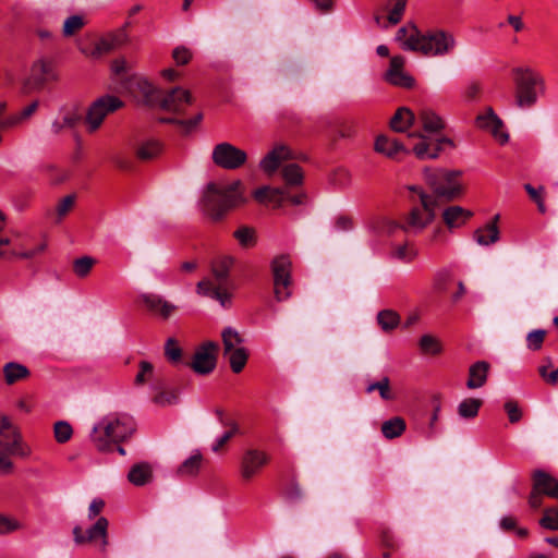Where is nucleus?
<instances>
[{
	"label": "nucleus",
	"mask_w": 558,
	"mask_h": 558,
	"mask_svg": "<svg viewBox=\"0 0 558 558\" xmlns=\"http://www.w3.org/2000/svg\"><path fill=\"white\" fill-rule=\"evenodd\" d=\"M106 421L112 426L110 430L111 440L116 444H120L130 437L135 430L133 418L126 414L109 415L106 416Z\"/></svg>",
	"instance_id": "obj_19"
},
{
	"label": "nucleus",
	"mask_w": 558,
	"mask_h": 558,
	"mask_svg": "<svg viewBox=\"0 0 558 558\" xmlns=\"http://www.w3.org/2000/svg\"><path fill=\"white\" fill-rule=\"evenodd\" d=\"M22 529V523L14 518L0 514V534H10Z\"/></svg>",
	"instance_id": "obj_55"
},
{
	"label": "nucleus",
	"mask_w": 558,
	"mask_h": 558,
	"mask_svg": "<svg viewBox=\"0 0 558 558\" xmlns=\"http://www.w3.org/2000/svg\"><path fill=\"white\" fill-rule=\"evenodd\" d=\"M47 247V243L45 240L40 241L35 246L27 248L26 243L21 242L17 244V248H14L12 251H7V256L3 258L5 259H33L37 255L41 254Z\"/></svg>",
	"instance_id": "obj_27"
},
{
	"label": "nucleus",
	"mask_w": 558,
	"mask_h": 558,
	"mask_svg": "<svg viewBox=\"0 0 558 558\" xmlns=\"http://www.w3.org/2000/svg\"><path fill=\"white\" fill-rule=\"evenodd\" d=\"M404 58L393 56L390 59L389 69L385 73V80L391 85L410 88L414 85V78L403 71Z\"/></svg>",
	"instance_id": "obj_18"
},
{
	"label": "nucleus",
	"mask_w": 558,
	"mask_h": 558,
	"mask_svg": "<svg viewBox=\"0 0 558 558\" xmlns=\"http://www.w3.org/2000/svg\"><path fill=\"white\" fill-rule=\"evenodd\" d=\"M418 344L422 352L427 354H437L441 350L438 340L430 335L422 336Z\"/></svg>",
	"instance_id": "obj_51"
},
{
	"label": "nucleus",
	"mask_w": 558,
	"mask_h": 558,
	"mask_svg": "<svg viewBox=\"0 0 558 558\" xmlns=\"http://www.w3.org/2000/svg\"><path fill=\"white\" fill-rule=\"evenodd\" d=\"M504 409L507 412L509 422L511 424L518 423L522 418V410L519 408L517 401L508 400L505 403Z\"/></svg>",
	"instance_id": "obj_57"
},
{
	"label": "nucleus",
	"mask_w": 558,
	"mask_h": 558,
	"mask_svg": "<svg viewBox=\"0 0 558 558\" xmlns=\"http://www.w3.org/2000/svg\"><path fill=\"white\" fill-rule=\"evenodd\" d=\"M405 428V421L400 416L389 418L381 424V433L387 439L400 437L404 433Z\"/></svg>",
	"instance_id": "obj_33"
},
{
	"label": "nucleus",
	"mask_w": 558,
	"mask_h": 558,
	"mask_svg": "<svg viewBox=\"0 0 558 558\" xmlns=\"http://www.w3.org/2000/svg\"><path fill=\"white\" fill-rule=\"evenodd\" d=\"M293 155L290 148L286 145L279 144L268 151L259 161L260 170L267 174L272 175L284 160L292 159Z\"/></svg>",
	"instance_id": "obj_17"
},
{
	"label": "nucleus",
	"mask_w": 558,
	"mask_h": 558,
	"mask_svg": "<svg viewBox=\"0 0 558 558\" xmlns=\"http://www.w3.org/2000/svg\"><path fill=\"white\" fill-rule=\"evenodd\" d=\"M29 446L23 440L20 430L10 432L0 438V475H9L14 470L12 457L25 459L31 456Z\"/></svg>",
	"instance_id": "obj_8"
},
{
	"label": "nucleus",
	"mask_w": 558,
	"mask_h": 558,
	"mask_svg": "<svg viewBox=\"0 0 558 558\" xmlns=\"http://www.w3.org/2000/svg\"><path fill=\"white\" fill-rule=\"evenodd\" d=\"M83 122V116L76 111H68L61 120H54L51 130L54 134L61 133L64 129H74Z\"/></svg>",
	"instance_id": "obj_35"
},
{
	"label": "nucleus",
	"mask_w": 558,
	"mask_h": 558,
	"mask_svg": "<svg viewBox=\"0 0 558 558\" xmlns=\"http://www.w3.org/2000/svg\"><path fill=\"white\" fill-rule=\"evenodd\" d=\"M472 216L471 210L458 205L449 206L442 211V220L449 229L462 227Z\"/></svg>",
	"instance_id": "obj_24"
},
{
	"label": "nucleus",
	"mask_w": 558,
	"mask_h": 558,
	"mask_svg": "<svg viewBox=\"0 0 558 558\" xmlns=\"http://www.w3.org/2000/svg\"><path fill=\"white\" fill-rule=\"evenodd\" d=\"M543 496L544 495H542L535 488L532 487V490L527 498L529 506L534 510L541 508L543 505Z\"/></svg>",
	"instance_id": "obj_63"
},
{
	"label": "nucleus",
	"mask_w": 558,
	"mask_h": 558,
	"mask_svg": "<svg viewBox=\"0 0 558 558\" xmlns=\"http://www.w3.org/2000/svg\"><path fill=\"white\" fill-rule=\"evenodd\" d=\"M282 178L288 185H300L303 182V172L299 165L289 163L282 169Z\"/></svg>",
	"instance_id": "obj_45"
},
{
	"label": "nucleus",
	"mask_w": 558,
	"mask_h": 558,
	"mask_svg": "<svg viewBox=\"0 0 558 558\" xmlns=\"http://www.w3.org/2000/svg\"><path fill=\"white\" fill-rule=\"evenodd\" d=\"M335 228L338 231H348L353 228V221L350 217L339 216L335 221Z\"/></svg>",
	"instance_id": "obj_64"
},
{
	"label": "nucleus",
	"mask_w": 558,
	"mask_h": 558,
	"mask_svg": "<svg viewBox=\"0 0 558 558\" xmlns=\"http://www.w3.org/2000/svg\"><path fill=\"white\" fill-rule=\"evenodd\" d=\"M408 190L412 207L400 227L405 232L418 233L434 221L436 217L435 209L438 205L435 198L424 192L422 187L410 185Z\"/></svg>",
	"instance_id": "obj_4"
},
{
	"label": "nucleus",
	"mask_w": 558,
	"mask_h": 558,
	"mask_svg": "<svg viewBox=\"0 0 558 558\" xmlns=\"http://www.w3.org/2000/svg\"><path fill=\"white\" fill-rule=\"evenodd\" d=\"M241 189L240 180L230 184L208 183L198 203L201 211L211 221L222 220L229 210L244 202Z\"/></svg>",
	"instance_id": "obj_1"
},
{
	"label": "nucleus",
	"mask_w": 558,
	"mask_h": 558,
	"mask_svg": "<svg viewBox=\"0 0 558 558\" xmlns=\"http://www.w3.org/2000/svg\"><path fill=\"white\" fill-rule=\"evenodd\" d=\"M514 83V102L520 109L533 108L541 96L546 93L544 76L530 66L512 69Z\"/></svg>",
	"instance_id": "obj_3"
},
{
	"label": "nucleus",
	"mask_w": 558,
	"mask_h": 558,
	"mask_svg": "<svg viewBox=\"0 0 558 558\" xmlns=\"http://www.w3.org/2000/svg\"><path fill=\"white\" fill-rule=\"evenodd\" d=\"M420 120L425 132H438L445 128L442 120L430 109H423Z\"/></svg>",
	"instance_id": "obj_36"
},
{
	"label": "nucleus",
	"mask_w": 558,
	"mask_h": 558,
	"mask_svg": "<svg viewBox=\"0 0 558 558\" xmlns=\"http://www.w3.org/2000/svg\"><path fill=\"white\" fill-rule=\"evenodd\" d=\"M112 72L120 80H125V87L130 90H137L136 80L138 76L130 73V66L124 58H119L112 61Z\"/></svg>",
	"instance_id": "obj_29"
},
{
	"label": "nucleus",
	"mask_w": 558,
	"mask_h": 558,
	"mask_svg": "<svg viewBox=\"0 0 558 558\" xmlns=\"http://www.w3.org/2000/svg\"><path fill=\"white\" fill-rule=\"evenodd\" d=\"M153 478L151 466L147 462L134 464L128 474V480L135 486H144Z\"/></svg>",
	"instance_id": "obj_28"
},
{
	"label": "nucleus",
	"mask_w": 558,
	"mask_h": 558,
	"mask_svg": "<svg viewBox=\"0 0 558 558\" xmlns=\"http://www.w3.org/2000/svg\"><path fill=\"white\" fill-rule=\"evenodd\" d=\"M375 150L387 157H395L398 153L404 149V146L396 138H390L386 135L377 136L375 141Z\"/></svg>",
	"instance_id": "obj_30"
},
{
	"label": "nucleus",
	"mask_w": 558,
	"mask_h": 558,
	"mask_svg": "<svg viewBox=\"0 0 558 558\" xmlns=\"http://www.w3.org/2000/svg\"><path fill=\"white\" fill-rule=\"evenodd\" d=\"M74 195H68L60 201V203L57 206L58 221H61V219L71 210V208L74 205Z\"/></svg>",
	"instance_id": "obj_60"
},
{
	"label": "nucleus",
	"mask_w": 558,
	"mask_h": 558,
	"mask_svg": "<svg viewBox=\"0 0 558 558\" xmlns=\"http://www.w3.org/2000/svg\"><path fill=\"white\" fill-rule=\"evenodd\" d=\"M218 344L213 341H208L201 345L194 353L193 361L191 363L192 369L198 375H208L216 367V352Z\"/></svg>",
	"instance_id": "obj_15"
},
{
	"label": "nucleus",
	"mask_w": 558,
	"mask_h": 558,
	"mask_svg": "<svg viewBox=\"0 0 558 558\" xmlns=\"http://www.w3.org/2000/svg\"><path fill=\"white\" fill-rule=\"evenodd\" d=\"M84 26V21L81 15L69 16L63 24L64 36H72Z\"/></svg>",
	"instance_id": "obj_52"
},
{
	"label": "nucleus",
	"mask_w": 558,
	"mask_h": 558,
	"mask_svg": "<svg viewBox=\"0 0 558 558\" xmlns=\"http://www.w3.org/2000/svg\"><path fill=\"white\" fill-rule=\"evenodd\" d=\"M128 40V35L124 28H121L114 33H111L102 38H100L95 48L92 50L89 56L92 58H99L105 53H109L121 46H123Z\"/></svg>",
	"instance_id": "obj_21"
},
{
	"label": "nucleus",
	"mask_w": 558,
	"mask_h": 558,
	"mask_svg": "<svg viewBox=\"0 0 558 558\" xmlns=\"http://www.w3.org/2000/svg\"><path fill=\"white\" fill-rule=\"evenodd\" d=\"M253 196L258 203L269 202L279 207L283 203V189L262 186L254 191Z\"/></svg>",
	"instance_id": "obj_31"
},
{
	"label": "nucleus",
	"mask_w": 558,
	"mask_h": 558,
	"mask_svg": "<svg viewBox=\"0 0 558 558\" xmlns=\"http://www.w3.org/2000/svg\"><path fill=\"white\" fill-rule=\"evenodd\" d=\"M233 264L234 258L232 256H221L215 259L211 271L217 281V287H214L209 280H202L196 286L197 293L214 299L226 306L231 299L229 274Z\"/></svg>",
	"instance_id": "obj_6"
},
{
	"label": "nucleus",
	"mask_w": 558,
	"mask_h": 558,
	"mask_svg": "<svg viewBox=\"0 0 558 558\" xmlns=\"http://www.w3.org/2000/svg\"><path fill=\"white\" fill-rule=\"evenodd\" d=\"M172 57L178 65H184L191 60L192 53L186 47L180 46L173 50Z\"/></svg>",
	"instance_id": "obj_61"
},
{
	"label": "nucleus",
	"mask_w": 558,
	"mask_h": 558,
	"mask_svg": "<svg viewBox=\"0 0 558 558\" xmlns=\"http://www.w3.org/2000/svg\"><path fill=\"white\" fill-rule=\"evenodd\" d=\"M221 337L223 343V353H229L230 351L242 347L243 339L232 327H226L221 332Z\"/></svg>",
	"instance_id": "obj_39"
},
{
	"label": "nucleus",
	"mask_w": 558,
	"mask_h": 558,
	"mask_svg": "<svg viewBox=\"0 0 558 558\" xmlns=\"http://www.w3.org/2000/svg\"><path fill=\"white\" fill-rule=\"evenodd\" d=\"M454 46L456 39L450 33L436 29L421 34L417 27H413L412 35L402 44V49L437 57L450 53Z\"/></svg>",
	"instance_id": "obj_5"
},
{
	"label": "nucleus",
	"mask_w": 558,
	"mask_h": 558,
	"mask_svg": "<svg viewBox=\"0 0 558 558\" xmlns=\"http://www.w3.org/2000/svg\"><path fill=\"white\" fill-rule=\"evenodd\" d=\"M228 357L232 372L240 373L248 359V353L244 347H239L236 350H232L229 353H223Z\"/></svg>",
	"instance_id": "obj_38"
},
{
	"label": "nucleus",
	"mask_w": 558,
	"mask_h": 558,
	"mask_svg": "<svg viewBox=\"0 0 558 558\" xmlns=\"http://www.w3.org/2000/svg\"><path fill=\"white\" fill-rule=\"evenodd\" d=\"M233 236L242 247H251L256 244V234L253 228L242 226L234 231Z\"/></svg>",
	"instance_id": "obj_46"
},
{
	"label": "nucleus",
	"mask_w": 558,
	"mask_h": 558,
	"mask_svg": "<svg viewBox=\"0 0 558 558\" xmlns=\"http://www.w3.org/2000/svg\"><path fill=\"white\" fill-rule=\"evenodd\" d=\"M303 497L302 489L296 482H291L288 488L284 490V498L290 504L300 501Z\"/></svg>",
	"instance_id": "obj_59"
},
{
	"label": "nucleus",
	"mask_w": 558,
	"mask_h": 558,
	"mask_svg": "<svg viewBox=\"0 0 558 558\" xmlns=\"http://www.w3.org/2000/svg\"><path fill=\"white\" fill-rule=\"evenodd\" d=\"M410 136H418L421 141L414 145L413 151L418 159H436L445 146L453 147V142L449 137L440 136L432 138L423 134L412 133Z\"/></svg>",
	"instance_id": "obj_14"
},
{
	"label": "nucleus",
	"mask_w": 558,
	"mask_h": 558,
	"mask_svg": "<svg viewBox=\"0 0 558 558\" xmlns=\"http://www.w3.org/2000/svg\"><path fill=\"white\" fill-rule=\"evenodd\" d=\"M108 520L105 517L97 519L94 525L86 531V542H96L100 539L99 550L106 551L108 545Z\"/></svg>",
	"instance_id": "obj_26"
},
{
	"label": "nucleus",
	"mask_w": 558,
	"mask_h": 558,
	"mask_svg": "<svg viewBox=\"0 0 558 558\" xmlns=\"http://www.w3.org/2000/svg\"><path fill=\"white\" fill-rule=\"evenodd\" d=\"M54 438L59 444L69 441L72 437V426L65 421H59L54 424Z\"/></svg>",
	"instance_id": "obj_49"
},
{
	"label": "nucleus",
	"mask_w": 558,
	"mask_h": 558,
	"mask_svg": "<svg viewBox=\"0 0 558 558\" xmlns=\"http://www.w3.org/2000/svg\"><path fill=\"white\" fill-rule=\"evenodd\" d=\"M245 150L229 142H221L214 146L211 151L213 162L223 170H238L247 162Z\"/></svg>",
	"instance_id": "obj_11"
},
{
	"label": "nucleus",
	"mask_w": 558,
	"mask_h": 558,
	"mask_svg": "<svg viewBox=\"0 0 558 558\" xmlns=\"http://www.w3.org/2000/svg\"><path fill=\"white\" fill-rule=\"evenodd\" d=\"M482 407V400L476 398H468L462 400L458 405V414L461 418L471 420L477 416Z\"/></svg>",
	"instance_id": "obj_37"
},
{
	"label": "nucleus",
	"mask_w": 558,
	"mask_h": 558,
	"mask_svg": "<svg viewBox=\"0 0 558 558\" xmlns=\"http://www.w3.org/2000/svg\"><path fill=\"white\" fill-rule=\"evenodd\" d=\"M490 364L486 361H477L469 367L466 387L469 389L482 388L488 378Z\"/></svg>",
	"instance_id": "obj_23"
},
{
	"label": "nucleus",
	"mask_w": 558,
	"mask_h": 558,
	"mask_svg": "<svg viewBox=\"0 0 558 558\" xmlns=\"http://www.w3.org/2000/svg\"><path fill=\"white\" fill-rule=\"evenodd\" d=\"M538 372H539V375L548 383V384H551V385H556L558 384V367L548 373L547 372V366L545 365H541L539 368H538Z\"/></svg>",
	"instance_id": "obj_62"
},
{
	"label": "nucleus",
	"mask_w": 558,
	"mask_h": 558,
	"mask_svg": "<svg viewBox=\"0 0 558 558\" xmlns=\"http://www.w3.org/2000/svg\"><path fill=\"white\" fill-rule=\"evenodd\" d=\"M165 354L172 363H177L182 357V350L173 338H169L165 344Z\"/></svg>",
	"instance_id": "obj_53"
},
{
	"label": "nucleus",
	"mask_w": 558,
	"mask_h": 558,
	"mask_svg": "<svg viewBox=\"0 0 558 558\" xmlns=\"http://www.w3.org/2000/svg\"><path fill=\"white\" fill-rule=\"evenodd\" d=\"M161 146L158 141L149 140L140 145L136 156L142 160H150L159 155Z\"/></svg>",
	"instance_id": "obj_43"
},
{
	"label": "nucleus",
	"mask_w": 558,
	"mask_h": 558,
	"mask_svg": "<svg viewBox=\"0 0 558 558\" xmlns=\"http://www.w3.org/2000/svg\"><path fill=\"white\" fill-rule=\"evenodd\" d=\"M375 390L379 392V396L383 400L389 401L395 398L390 389V379L387 376H384L378 381L369 383L365 388V392L368 395L374 392Z\"/></svg>",
	"instance_id": "obj_41"
},
{
	"label": "nucleus",
	"mask_w": 558,
	"mask_h": 558,
	"mask_svg": "<svg viewBox=\"0 0 558 558\" xmlns=\"http://www.w3.org/2000/svg\"><path fill=\"white\" fill-rule=\"evenodd\" d=\"M498 219L499 215H496L490 222L475 230L473 238L478 245L488 246L499 240Z\"/></svg>",
	"instance_id": "obj_25"
},
{
	"label": "nucleus",
	"mask_w": 558,
	"mask_h": 558,
	"mask_svg": "<svg viewBox=\"0 0 558 558\" xmlns=\"http://www.w3.org/2000/svg\"><path fill=\"white\" fill-rule=\"evenodd\" d=\"M124 102L117 96L106 94L96 98L87 108L83 122L89 133H94L101 126L105 119L121 109Z\"/></svg>",
	"instance_id": "obj_9"
},
{
	"label": "nucleus",
	"mask_w": 558,
	"mask_h": 558,
	"mask_svg": "<svg viewBox=\"0 0 558 558\" xmlns=\"http://www.w3.org/2000/svg\"><path fill=\"white\" fill-rule=\"evenodd\" d=\"M476 125L480 129L490 131L493 128H504L502 120L495 113L493 108H487L486 113L476 118Z\"/></svg>",
	"instance_id": "obj_40"
},
{
	"label": "nucleus",
	"mask_w": 558,
	"mask_h": 558,
	"mask_svg": "<svg viewBox=\"0 0 558 558\" xmlns=\"http://www.w3.org/2000/svg\"><path fill=\"white\" fill-rule=\"evenodd\" d=\"M202 454L199 452H196L192 454L190 458H187L185 461L182 462V464L178 469V473L181 476L185 475H195L201 468L202 464Z\"/></svg>",
	"instance_id": "obj_44"
},
{
	"label": "nucleus",
	"mask_w": 558,
	"mask_h": 558,
	"mask_svg": "<svg viewBox=\"0 0 558 558\" xmlns=\"http://www.w3.org/2000/svg\"><path fill=\"white\" fill-rule=\"evenodd\" d=\"M5 383L12 385L29 375L28 368L16 362H9L3 366Z\"/></svg>",
	"instance_id": "obj_34"
},
{
	"label": "nucleus",
	"mask_w": 558,
	"mask_h": 558,
	"mask_svg": "<svg viewBox=\"0 0 558 558\" xmlns=\"http://www.w3.org/2000/svg\"><path fill=\"white\" fill-rule=\"evenodd\" d=\"M414 121V114L408 108H399L390 120V126L396 132H404Z\"/></svg>",
	"instance_id": "obj_32"
},
{
	"label": "nucleus",
	"mask_w": 558,
	"mask_h": 558,
	"mask_svg": "<svg viewBox=\"0 0 558 558\" xmlns=\"http://www.w3.org/2000/svg\"><path fill=\"white\" fill-rule=\"evenodd\" d=\"M269 462V456L258 449H246L240 460V475L243 481H251L259 474L262 469Z\"/></svg>",
	"instance_id": "obj_13"
},
{
	"label": "nucleus",
	"mask_w": 558,
	"mask_h": 558,
	"mask_svg": "<svg viewBox=\"0 0 558 558\" xmlns=\"http://www.w3.org/2000/svg\"><path fill=\"white\" fill-rule=\"evenodd\" d=\"M153 401L161 407L174 404L178 401V395L174 391H159L154 396Z\"/></svg>",
	"instance_id": "obj_58"
},
{
	"label": "nucleus",
	"mask_w": 558,
	"mask_h": 558,
	"mask_svg": "<svg viewBox=\"0 0 558 558\" xmlns=\"http://www.w3.org/2000/svg\"><path fill=\"white\" fill-rule=\"evenodd\" d=\"M270 268L274 281V296L277 302H284L292 295L291 259L288 255H279L271 260Z\"/></svg>",
	"instance_id": "obj_10"
},
{
	"label": "nucleus",
	"mask_w": 558,
	"mask_h": 558,
	"mask_svg": "<svg viewBox=\"0 0 558 558\" xmlns=\"http://www.w3.org/2000/svg\"><path fill=\"white\" fill-rule=\"evenodd\" d=\"M140 299L151 315L162 320L169 319L178 310L175 304L167 301L162 295L157 293H142Z\"/></svg>",
	"instance_id": "obj_16"
},
{
	"label": "nucleus",
	"mask_w": 558,
	"mask_h": 558,
	"mask_svg": "<svg viewBox=\"0 0 558 558\" xmlns=\"http://www.w3.org/2000/svg\"><path fill=\"white\" fill-rule=\"evenodd\" d=\"M546 331L544 329H535L526 336V347L529 350L538 351L544 342Z\"/></svg>",
	"instance_id": "obj_50"
},
{
	"label": "nucleus",
	"mask_w": 558,
	"mask_h": 558,
	"mask_svg": "<svg viewBox=\"0 0 558 558\" xmlns=\"http://www.w3.org/2000/svg\"><path fill=\"white\" fill-rule=\"evenodd\" d=\"M460 171L427 170L426 181L433 190V197L438 205L439 199L453 201L462 194V185L458 178Z\"/></svg>",
	"instance_id": "obj_7"
},
{
	"label": "nucleus",
	"mask_w": 558,
	"mask_h": 558,
	"mask_svg": "<svg viewBox=\"0 0 558 558\" xmlns=\"http://www.w3.org/2000/svg\"><path fill=\"white\" fill-rule=\"evenodd\" d=\"M57 78L52 61L40 58L32 64L29 76L23 82V93L39 90L48 81Z\"/></svg>",
	"instance_id": "obj_12"
},
{
	"label": "nucleus",
	"mask_w": 558,
	"mask_h": 558,
	"mask_svg": "<svg viewBox=\"0 0 558 558\" xmlns=\"http://www.w3.org/2000/svg\"><path fill=\"white\" fill-rule=\"evenodd\" d=\"M539 525L546 530L558 531V508L545 509Z\"/></svg>",
	"instance_id": "obj_48"
},
{
	"label": "nucleus",
	"mask_w": 558,
	"mask_h": 558,
	"mask_svg": "<svg viewBox=\"0 0 558 558\" xmlns=\"http://www.w3.org/2000/svg\"><path fill=\"white\" fill-rule=\"evenodd\" d=\"M111 428L112 426L106 421V417L94 425L89 437L98 451H111L114 449L117 444L111 440Z\"/></svg>",
	"instance_id": "obj_20"
},
{
	"label": "nucleus",
	"mask_w": 558,
	"mask_h": 558,
	"mask_svg": "<svg viewBox=\"0 0 558 558\" xmlns=\"http://www.w3.org/2000/svg\"><path fill=\"white\" fill-rule=\"evenodd\" d=\"M153 373H154L153 364L147 361H141L140 362V371H138L137 375L135 376V381H134L135 385L136 386L144 385L153 376Z\"/></svg>",
	"instance_id": "obj_56"
},
{
	"label": "nucleus",
	"mask_w": 558,
	"mask_h": 558,
	"mask_svg": "<svg viewBox=\"0 0 558 558\" xmlns=\"http://www.w3.org/2000/svg\"><path fill=\"white\" fill-rule=\"evenodd\" d=\"M377 322L384 331H391L399 325L400 316L392 310H383L377 314Z\"/></svg>",
	"instance_id": "obj_42"
},
{
	"label": "nucleus",
	"mask_w": 558,
	"mask_h": 558,
	"mask_svg": "<svg viewBox=\"0 0 558 558\" xmlns=\"http://www.w3.org/2000/svg\"><path fill=\"white\" fill-rule=\"evenodd\" d=\"M135 80L138 94L143 97L145 105L149 107H158L169 112L181 113L192 104V96L187 89L173 87L165 93L156 88L144 77H137Z\"/></svg>",
	"instance_id": "obj_2"
},
{
	"label": "nucleus",
	"mask_w": 558,
	"mask_h": 558,
	"mask_svg": "<svg viewBox=\"0 0 558 558\" xmlns=\"http://www.w3.org/2000/svg\"><path fill=\"white\" fill-rule=\"evenodd\" d=\"M95 258L83 256L73 262V271L78 278H85L95 265Z\"/></svg>",
	"instance_id": "obj_47"
},
{
	"label": "nucleus",
	"mask_w": 558,
	"mask_h": 558,
	"mask_svg": "<svg viewBox=\"0 0 558 558\" xmlns=\"http://www.w3.org/2000/svg\"><path fill=\"white\" fill-rule=\"evenodd\" d=\"M405 5L407 0H393L392 8L390 9L388 14V21L390 24L396 25L401 21L405 10Z\"/></svg>",
	"instance_id": "obj_54"
},
{
	"label": "nucleus",
	"mask_w": 558,
	"mask_h": 558,
	"mask_svg": "<svg viewBox=\"0 0 558 558\" xmlns=\"http://www.w3.org/2000/svg\"><path fill=\"white\" fill-rule=\"evenodd\" d=\"M533 485L538 493L558 500V481L543 470H535L532 474Z\"/></svg>",
	"instance_id": "obj_22"
}]
</instances>
